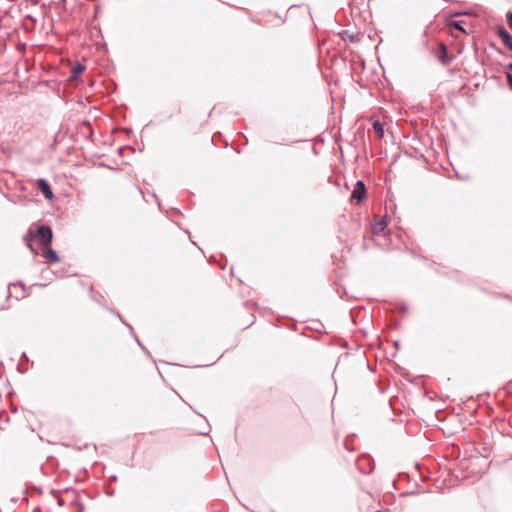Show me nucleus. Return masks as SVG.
<instances>
[{"label":"nucleus","instance_id":"f257e3e1","mask_svg":"<svg viewBox=\"0 0 512 512\" xmlns=\"http://www.w3.org/2000/svg\"><path fill=\"white\" fill-rule=\"evenodd\" d=\"M34 237H38L40 242L44 246H47L51 243L53 238L52 229L49 226L41 225L38 227L35 234H33L31 230H29L27 234L23 237V240L26 243L29 250L31 251V253L36 255L38 252L32 245V240L34 239Z\"/></svg>","mask_w":512,"mask_h":512},{"label":"nucleus","instance_id":"9d476101","mask_svg":"<svg viewBox=\"0 0 512 512\" xmlns=\"http://www.w3.org/2000/svg\"><path fill=\"white\" fill-rule=\"evenodd\" d=\"M84 70H85V66L84 65L77 64L72 69V73H71L70 79H73V80L77 79L79 77V75H81L83 73Z\"/></svg>","mask_w":512,"mask_h":512},{"label":"nucleus","instance_id":"39448f33","mask_svg":"<svg viewBox=\"0 0 512 512\" xmlns=\"http://www.w3.org/2000/svg\"><path fill=\"white\" fill-rule=\"evenodd\" d=\"M42 256L47 259L51 263L59 262V257L57 252L52 248H45L43 250Z\"/></svg>","mask_w":512,"mask_h":512},{"label":"nucleus","instance_id":"ddd939ff","mask_svg":"<svg viewBox=\"0 0 512 512\" xmlns=\"http://www.w3.org/2000/svg\"><path fill=\"white\" fill-rule=\"evenodd\" d=\"M508 68L512 70V63L508 64Z\"/></svg>","mask_w":512,"mask_h":512},{"label":"nucleus","instance_id":"1a4fd4ad","mask_svg":"<svg viewBox=\"0 0 512 512\" xmlns=\"http://www.w3.org/2000/svg\"><path fill=\"white\" fill-rule=\"evenodd\" d=\"M463 24H464V22H463V21H461V20H451V21L449 22V26H450L451 28H454V29H456V30L460 31V32H462L463 34H467V32H466L465 28L463 27Z\"/></svg>","mask_w":512,"mask_h":512},{"label":"nucleus","instance_id":"20e7f679","mask_svg":"<svg viewBox=\"0 0 512 512\" xmlns=\"http://www.w3.org/2000/svg\"><path fill=\"white\" fill-rule=\"evenodd\" d=\"M497 35L501 38L506 47L510 48L512 44V36L507 29L500 25L496 28Z\"/></svg>","mask_w":512,"mask_h":512},{"label":"nucleus","instance_id":"6e6552de","mask_svg":"<svg viewBox=\"0 0 512 512\" xmlns=\"http://www.w3.org/2000/svg\"><path fill=\"white\" fill-rule=\"evenodd\" d=\"M372 127H373V130H374L375 134L377 135V137L379 139H382L384 137L383 124L380 121L376 120L373 122Z\"/></svg>","mask_w":512,"mask_h":512},{"label":"nucleus","instance_id":"f03ea898","mask_svg":"<svg viewBox=\"0 0 512 512\" xmlns=\"http://www.w3.org/2000/svg\"><path fill=\"white\" fill-rule=\"evenodd\" d=\"M366 194L367 189L364 182L362 180H358L351 193V199L356 200L358 203H360L366 197Z\"/></svg>","mask_w":512,"mask_h":512},{"label":"nucleus","instance_id":"0eeeda50","mask_svg":"<svg viewBox=\"0 0 512 512\" xmlns=\"http://www.w3.org/2000/svg\"><path fill=\"white\" fill-rule=\"evenodd\" d=\"M438 58L443 64H448L450 61V58L448 57V49L444 43L440 44V51H439Z\"/></svg>","mask_w":512,"mask_h":512},{"label":"nucleus","instance_id":"2eb2a0df","mask_svg":"<svg viewBox=\"0 0 512 512\" xmlns=\"http://www.w3.org/2000/svg\"><path fill=\"white\" fill-rule=\"evenodd\" d=\"M375 512H381V511H375Z\"/></svg>","mask_w":512,"mask_h":512},{"label":"nucleus","instance_id":"423d86ee","mask_svg":"<svg viewBox=\"0 0 512 512\" xmlns=\"http://www.w3.org/2000/svg\"><path fill=\"white\" fill-rule=\"evenodd\" d=\"M386 227H387V221L385 219H381L374 223V225L372 227V232L376 235H379L382 232H384Z\"/></svg>","mask_w":512,"mask_h":512},{"label":"nucleus","instance_id":"7ed1b4c3","mask_svg":"<svg viewBox=\"0 0 512 512\" xmlns=\"http://www.w3.org/2000/svg\"><path fill=\"white\" fill-rule=\"evenodd\" d=\"M36 183L44 197L48 200H51L54 195L49 183L43 178L37 179Z\"/></svg>","mask_w":512,"mask_h":512},{"label":"nucleus","instance_id":"f8f14e48","mask_svg":"<svg viewBox=\"0 0 512 512\" xmlns=\"http://www.w3.org/2000/svg\"><path fill=\"white\" fill-rule=\"evenodd\" d=\"M508 83L510 85V88L512 89V74H507Z\"/></svg>","mask_w":512,"mask_h":512},{"label":"nucleus","instance_id":"4468645a","mask_svg":"<svg viewBox=\"0 0 512 512\" xmlns=\"http://www.w3.org/2000/svg\"><path fill=\"white\" fill-rule=\"evenodd\" d=\"M509 49L512 51V44H511V47Z\"/></svg>","mask_w":512,"mask_h":512},{"label":"nucleus","instance_id":"9b49d317","mask_svg":"<svg viewBox=\"0 0 512 512\" xmlns=\"http://www.w3.org/2000/svg\"><path fill=\"white\" fill-rule=\"evenodd\" d=\"M507 20L510 28L512 29V12L508 13Z\"/></svg>","mask_w":512,"mask_h":512}]
</instances>
